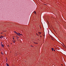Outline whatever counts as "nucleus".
I'll return each mask as SVG.
<instances>
[{
    "label": "nucleus",
    "instance_id": "5701e85b",
    "mask_svg": "<svg viewBox=\"0 0 66 66\" xmlns=\"http://www.w3.org/2000/svg\"><path fill=\"white\" fill-rule=\"evenodd\" d=\"M62 65H63V64H62Z\"/></svg>",
    "mask_w": 66,
    "mask_h": 66
},
{
    "label": "nucleus",
    "instance_id": "b1692460",
    "mask_svg": "<svg viewBox=\"0 0 66 66\" xmlns=\"http://www.w3.org/2000/svg\"><path fill=\"white\" fill-rule=\"evenodd\" d=\"M1 49H0V51H1Z\"/></svg>",
    "mask_w": 66,
    "mask_h": 66
},
{
    "label": "nucleus",
    "instance_id": "393cba45",
    "mask_svg": "<svg viewBox=\"0 0 66 66\" xmlns=\"http://www.w3.org/2000/svg\"><path fill=\"white\" fill-rule=\"evenodd\" d=\"M40 37H42V36H40Z\"/></svg>",
    "mask_w": 66,
    "mask_h": 66
},
{
    "label": "nucleus",
    "instance_id": "4be33fe9",
    "mask_svg": "<svg viewBox=\"0 0 66 66\" xmlns=\"http://www.w3.org/2000/svg\"><path fill=\"white\" fill-rule=\"evenodd\" d=\"M8 46L9 47V45H8Z\"/></svg>",
    "mask_w": 66,
    "mask_h": 66
},
{
    "label": "nucleus",
    "instance_id": "aec40b11",
    "mask_svg": "<svg viewBox=\"0 0 66 66\" xmlns=\"http://www.w3.org/2000/svg\"><path fill=\"white\" fill-rule=\"evenodd\" d=\"M31 47H32L33 46H31Z\"/></svg>",
    "mask_w": 66,
    "mask_h": 66
},
{
    "label": "nucleus",
    "instance_id": "f3484780",
    "mask_svg": "<svg viewBox=\"0 0 66 66\" xmlns=\"http://www.w3.org/2000/svg\"><path fill=\"white\" fill-rule=\"evenodd\" d=\"M1 44H2V42H1Z\"/></svg>",
    "mask_w": 66,
    "mask_h": 66
},
{
    "label": "nucleus",
    "instance_id": "f8f14e48",
    "mask_svg": "<svg viewBox=\"0 0 66 66\" xmlns=\"http://www.w3.org/2000/svg\"><path fill=\"white\" fill-rule=\"evenodd\" d=\"M34 43H35V44H38V43H35V42H34Z\"/></svg>",
    "mask_w": 66,
    "mask_h": 66
},
{
    "label": "nucleus",
    "instance_id": "423d86ee",
    "mask_svg": "<svg viewBox=\"0 0 66 66\" xmlns=\"http://www.w3.org/2000/svg\"><path fill=\"white\" fill-rule=\"evenodd\" d=\"M52 51H53V48H52Z\"/></svg>",
    "mask_w": 66,
    "mask_h": 66
},
{
    "label": "nucleus",
    "instance_id": "ddd939ff",
    "mask_svg": "<svg viewBox=\"0 0 66 66\" xmlns=\"http://www.w3.org/2000/svg\"><path fill=\"white\" fill-rule=\"evenodd\" d=\"M34 13H36V12L35 11H34Z\"/></svg>",
    "mask_w": 66,
    "mask_h": 66
},
{
    "label": "nucleus",
    "instance_id": "9d476101",
    "mask_svg": "<svg viewBox=\"0 0 66 66\" xmlns=\"http://www.w3.org/2000/svg\"><path fill=\"white\" fill-rule=\"evenodd\" d=\"M0 38L2 39V38L0 36Z\"/></svg>",
    "mask_w": 66,
    "mask_h": 66
},
{
    "label": "nucleus",
    "instance_id": "39448f33",
    "mask_svg": "<svg viewBox=\"0 0 66 66\" xmlns=\"http://www.w3.org/2000/svg\"><path fill=\"white\" fill-rule=\"evenodd\" d=\"M14 32L16 34H17V32H16L15 31H14Z\"/></svg>",
    "mask_w": 66,
    "mask_h": 66
},
{
    "label": "nucleus",
    "instance_id": "2eb2a0df",
    "mask_svg": "<svg viewBox=\"0 0 66 66\" xmlns=\"http://www.w3.org/2000/svg\"><path fill=\"white\" fill-rule=\"evenodd\" d=\"M1 53L2 54H3V53L2 52H1Z\"/></svg>",
    "mask_w": 66,
    "mask_h": 66
},
{
    "label": "nucleus",
    "instance_id": "4468645a",
    "mask_svg": "<svg viewBox=\"0 0 66 66\" xmlns=\"http://www.w3.org/2000/svg\"><path fill=\"white\" fill-rule=\"evenodd\" d=\"M13 40H14V38H13Z\"/></svg>",
    "mask_w": 66,
    "mask_h": 66
},
{
    "label": "nucleus",
    "instance_id": "f257e3e1",
    "mask_svg": "<svg viewBox=\"0 0 66 66\" xmlns=\"http://www.w3.org/2000/svg\"><path fill=\"white\" fill-rule=\"evenodd\" d=\"M17 35L19 36H20V33H17L16 34Z\"/></svg>",
    "mask_w": 66,
    "mask_h": 66
},
{
    "label": "nucleus",
    "instance_id": "f03ea898",
    "mask_svg": "<svg viewBox=\"0 0 66 66\" xmlns=\"http://www.w3.org/2000/svg\"><path fill=\"white\" fill-rule=\"evenodd\" d=\"M1 46H2V47H4V45L3 44H1Z\"/></svg>",
    "mask_w": 66,
    "mask_h": 66
},
{
    "label": "nucleus",
    "instance_id": "1a4fd4ad",
    "mask_svg": "<svg viewBox=\"0 0 66 66\" xmlns=\"http://www.w3.org/2000/svg\"><path fill=\"white\" fill-rule=\"evenodd\" d=\"M22 35V34H20V35Z\"/></svg>",
    "mask_w": 66,
    "mask_h": 66
},
{
    "label": "nucleus",
    "instance_id": "6e6552de",
    "mask_svg": "<svg viewBox=\"0 0 66 66\" xmlns=\"http://www.w3.org/2000/svg\"><path fill=\"white\" fill-rule=\"evenodd\" d=\"M19 38L18 37H17V39H18V38Z\"/></svg>",
    "mask_w": 66,
    "mask_h": 66
},
{
    "label": "nucleus",
    "instance_id": "20e7f679",
    "mask_svg": "<svg viewBox=\"0 0 66 66\" xmlns=\"http://www.w3.org/2000/svg\"><path fill=\"white\" fill-rule=\"evenodd\" d=\"M6 64L7 65L6 66H9V64H8L7 63H6Z\"/></svg>",
    "mask_w": 66,
    "mask_h": 66
},
{
    "label": "nucleus",
    "instance_id": "0eeeda50",
    "mask_svg": "<svg viewBox=\"0 0 66 66\" xmlns=\"http://www.w3.org/2000/svg\"><path fill=\"white\" fill-rule=\"evenodd\" d=\"M1 37H2L3 38L4 37L3 36H1Z\"/></svg>",
    "mask_w": 66,
    "mask_h": 66
},
{
    "label": "nucleus",
    "instance_id": "9b49d317",
    "mask_svg": "<svg viewBox=\"0 0 66 66\" xmlns=\"http://www.w3.org/2000/svg\"><path fill=\"white\" fill-rule=\"evenodd\" d=\"M52 40H53V38H52Z\"/></svg>",
    "mask_w": 66,
    "mask_h": 66
},
{
    "label": "nucleus",
    "instance_id": "dca6fc26",
    "mask_svg": "<svg viewBox=\"0 0 66 66\" xmlns=\"http://www.w3.org/2000/svg\"><path fill=\"white\" fill-rule=\"evenodd\" d=\"M64 47H66L65 46H64Z\"/></svg>",
    "mask_w": 66,
    "mask_h": 66
},
{
    "label": "nucleus",
    "instance_id": "412c9836",
    "mask_svg": "<svg viewBox=\"0 0 66 66\" xmlns=\"http://www.w3.org/2000/svg\"><path fill=\"white\" fill-rule=\"evenodd\" d=\"M1 34H2V32L1 33Z\"/></svg>",
    "mask_w": 66,
    "mask_h": 66
},
{
    "label": "nucleus",
    "instance_id": "6ab92c4d",
    "mask_svg": "<svg viewBox=\"0 0 66 66\" xmlns=\"http://www.w3.org/2000/svg\"><path fill=\"white\" fill-rule=\"evenodd\" d=\"M40 34H41V33L40 32Z\"/></svg>",
    "mask_w": 66,
    "mask_h": 66
},
{
    "label": "nucleus",
    "instance_id": "a211bd4d",
    "mask_svg": "<svg viewBox=\"0 0 66 66\" xmlns=\"http://www.w3.org/2000/svg\"><path fill=\"white\" fill-rule=\"evenodd\" d=\"M54 51H55V50H54Z\"/></svg>",
    "mask_w": 66,
    "mask_h": 66
},
{
    "label": "nucleus",
    "instance_id": "7ed1b4c3",
    "mask_svg": "<svg viewBox=\"0 0 66 66\" xmlns=\"http://www.w3.org/2000/svg\"><path fill=\"white\" fill-rule=\"evenodd\" d=\"M12 42H13V43H15V42H16V41L15 40H14H14H12Z\"/></svg>",
    "mask_w": 66,
    "mask_h": 66
}]
</instances>
